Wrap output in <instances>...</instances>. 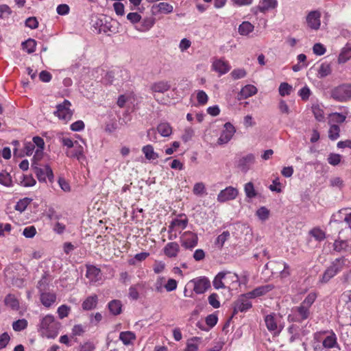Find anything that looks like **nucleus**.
Wrapping results in <instances>:
<instances>
[{"mask_svg":"<svg viewBox=\"0 0 351 351\" xmlns=\"http://www.w3.org/2000/svg\"><path fill=\"white\" fill-rule=\"evenodd\" d=\"M61 327V323L53 315L48 314L40 317L37 329L42 337L54 339L58 336Z\"/></svg>","mask_w":351,"mask_h":351,"instance_id":"1","label":"nucleus"},{"mask_svg":"<svg viewBox=\"0 0 351 351\" xmlns=\"http://www.w3.org/2000/svg\"><path fill=\"white\" fill-rule=\"evenodd\" d=\"M43 155H34L32 160V168L34 169L39 182H46L48 179L50 182L53 181V173L51 168L47 164L40 162Z\"/></svg>","mask_w":351,"mask_h":351,"instance_id":"2","label":"nucleus"},{"mask_svg":"<svg viewBox=\"0 0 351 351\" xmlns=\"http://www.w3.org/2000/svg\"><path fill=\"white\" fill-rule=\"evenodd\" d=\"M210 287V281L206 276H200L191 280L186 285L184 295L192 297L193 291L196 294H202Z\"/></svg>","mask_w":351,"mask_h":351,"instance_id":"3","label":"nucleus"},{"mask_svg":"<svg viewBox=\"0 0 351 351\" xmlns=\"http://www.w3.org/2000/svg\"><path fill=\"white\" fill-rule=\"evenodd\" d=\"M313 340L322 342L323 348L330 350L337 348L340 350L337 336L332 330H320L313 334Z\"/></svg>","mask_w":351,"mask_h":351,"instance_id":"4","label":"nucleus"},{"mask_svg":"<svg viewBox=\"0 0 351 351\" xmlns=\"http://www.w3.org/2000/svg\"><path fill=\"white\" fill-rule=\"evenodd\" d=\"M265 322L267 330L274 335H278L285 327L282 316L274 313L266 315Z\"/></svg>","mask_w":351,"mask_h":351,"instance_id":"5","label":"nucleus"},{"mask_svg":"<svg viewBox=\"0 0 351 351\" xmlns=\"http://www.w3.org/2000/svg\"><path fill=\"white\" fill-rule=\"evenodd\" d=\"M188 224V219L186 215H180L173 219L169 226V239L173 240L178 237V232L180 233L185 229Z\"/></svg>","mask_w":351,"mask_h":351,"instance_id":"6","label":"nucleus"},{"mask_svg":"<svg viewBox=\"0 0 351 351\" xmlns=\"http://www.w3.org/2000/svg\"><path fill=\"white\" fill-rule=\"evenodd\" d=\"M311 309L302 304L292 308L291 313L288 315L289 322L301 323L310 317Z\"/></svg>","mask_w":351,"mask_h":351,"instance_id":"7","label":"nucleus"},{"mask_svg":"<svg viewBox=\"0 0 351 351\" xmlns=\"http://www.w3.org/2000/svg\"><path fill=\"white\" fill-rule=\"evenodd\" d=\"M71 102L67 99H64L62 104H59L56 106V110L53 114L58 117L60 120L67 123L71 119L73 114V110L71 109Z\"/></svg>","mask_w":351,"mask_h":351,"instance_id":"8","label":"nucleus"},{"mask_svg":"<svg viewBox=\"0 0 351 351\" xmlns=\"http://www.w3.org/2000/svg\"><path fill=\"white\" fill-rule=\"evenodd\" d=\"M331 97L336 101L345 102L351 99V85L344 84L332 90Z\"/></svg>","mask_w":351,"mask_h":351,"instance_id":"9","label":"nucleus"},{"mask_svg":"<svg viewBox=\"0 0 351 351\" xmlns=\"http://www.w3.org/2000/svg\"><path fill=\"white\" fill-rule=\"evenodd\" d=\"M343 265L344 261L343 259L337 258L324 271L322 278L320 280L321 282L326 283L328 282L337 273L342 270Z\"/></svg>","mask_w":351,"mask_h":351,"instance_id":"10","label":"nucleus"},{"mask_svg":"<svg viewBox=\"0 0 351 351\" xmlns=\"http://www.w3.org/2000/svg\"><path fill=\"white\" fill-rule=\"evenodd\" d=\"M43 280L38 282V288L40 289V300L42 304L46 308H50L53 306L57 299L56 294L53 292L43 291L42 290Z\"/></svg>","mask_w":351,"mask_h":351,"instance_id":"11","label":"nucleus"},{"mask_svg":"<svg viewBox=\"0 0 351 351\" xmlns=\"http://www.w3.org/2000/svg\"><path fill=\"white\" fill-rule=\"evenodd\" d=\"M180 242L184 248L191 250L197 245L198 237L195 233L186 231L180 237Z\"/></svg>","mask_w":351,"mask_h":351,"instance_id":"12","label":"nucleus"},{"mask_svg":"<svg viewBox=\"0 0 351 351\" xmlns=\"http://www.w3.org/2000/svg\"><path fill=\"white\" fill-rule=\"evenodd\" d=\"M238 195L239 191L237 189L233 186H228L219 193L217 199V202L223 203L236 199Z\"/></svg>","mask_w":351,"mask_h":351,"instance_id":"13","label":"nucleus"},{"mask_svg":"<svg viewBox=\"0 0 351 351\" xmlns=\"http://www.w3.org/2000/svg\"><path fill=\"white\" fill-rule=\"evenodd\" d=\"M255 163L254 155H245L237 161V167L243 172H247Z\"/></svg>","mask_w":351,"mask_h":351,"instance_id":"14","label":"nucleus"},{"mask_svg":"<svg viewBox=\"0 0 351 351\" xmlns=\"http://www.w3.org/2000/svg\"><path fill=\"white\" fill-rule=\"evenodd\" d=\"M223 282L225 289H235L240 285L238 275L230 271H224Z\"/></svg>","mask_w":351,"mask_h":351,"instance_id":"15","label":"nucleus"},{"mask_svg":"<svg viewBox=\"0 0 351 351\" xmlns=\"http://www.w3.org/2000/svg\"><path fill=\"white\" fill-rule=\"evenodd\" d=\"M223 128L224 129L218 139V144L219 145L227 143L235 133L234 127L229 122L226 123Z\"/></svg>","mask_w":351,"mask_h":351,"instance_id":"16","label":"nucleus"},{"mask_svg":"<svg viewBox=\"0 0 351 351\" xmlns=\"http://www.w3.org/2000/svg\"><path fill=\"white\" fill-rule=\"evenodd\" d=\"M86 277L90 283L99 282L102 280V274L100 269L93 265L86 266Z\"/></svg>","mask_w":351,"mask_h":351,"instance_id":"17","label":"nucleus"},{"mask_svg":"<svg viewBox=\"0 0 351 351\" xmlns=\"http://www.w3.org/2000/svg\"><path fill=\"white\" fill-rule=\"evenodd\" d=\"M321 13L317 10L310 12L306 16L308 27L312 29L317 30L321 25Z\"/></svg>","mask_w":351,"mask_h":351,"instance_id":"18","label":"nucleus"},{"mask_svg":"<svg viewBox=\"0 0 351 351\" xmlns=\"http://www.w3.org/2000/svg\"><path fill=\"white\" fill-rule=\"evenodd\" d=\"M250 299L246 296V293L241 295L235 304L234 311L246 312L251 308L252 305Z\"/></svg>","mask_w":351,"mask_h":351,"instance_id":"19","label":"nucleus"},{"mask_svg":"<svg viewBox=\"0 0 351 351\" xmlns=\"http://www.w3.org/2000/svg\"><path fill=\"white\" fill-rule=\"evenodd\" d=\"M119 339L125 346H133L136 339V335L130 330L122 331L119 333Z\"/></svg>","mask_w":351,"mask_h":351,"instance_id":"20","label":"nucleus"},{"mask_svg":"<svg viewBox=\"0 0 351 351\" xmlns=\"http://www.w3.org/2000/svg\"><path fill=\"white\" fill-rule=\"evenodd\" d=\"M273 289V286L271 285H267L264 286L258 287L252 291H250L246 293V296L250 298H256L257 297L262 296L269 291H270Z\"/></svg>","mask_w":351,"mask_h":351,"instance_id":"21","label":"nucleus"},{"mask_svg":"<svg viewBox=\"0 0 351 351\" xmlns=\"http://www.w3.org/2000/svg\"><path fill=\"white\" fill-rule=\"evenodd\" d=\"M164 254L169 258H175L180 252V245L176 242L168 243L163 249Z\"/></svg>","mask_w":351,"mask_h":351,"instance_id":"22","label":"nucleus"},{"mask_svg":"<svg viewBox=\"0 0 351 351\" xmlns=\"http://www.w3.org/2000/svg\"><path fill=\"white\" fill-rule=\"evenodd\" d=\"M150 88L153 93H164L171 88V84L167 81H159L153 83Z\"/></svg>","mask_w":351,"mask_h":351,"instance_id":"23","label":"nucleus"},{"mask_svg":"<svg viewBox=\"0 0 351 351\" xmlns=\"http://www.w3.org/2000/svg\"><path fill=\"white\" fill-rule=\"evenodd\" d=\"M243 190L248 202L258 195V191L255 189L254 184L252 182H247L244 184Z\"/></svg>","mask_w":351,"mask_h":351,"instance_id":"24","label":"nucleus"},{"mask_svg":"<svg viewBox=\"0 0 351 351\" xmlns=\"http://www.w3.org/2000/svg\"><path fill=\"white\" fill-rule=\"evenodd\" d=\"M173 7L169 3L161 2L152 7V10L155 13L169 14L173 12Z\"/></svg>","mask_w":351,"mask_h":351,"instance_id":"25","label":"nucleus"},{"mask_svg":"<svg viewBox=\"0 0 351 351\" xmlns=\"http://www.w3.org/2000/svg\"><path fill=\"white\" fill-rule=\"evenodd\" d=\"M213 67L215 71L221 75L228 73L230 69L229 64L222 60H217L213 62Z\"/></svg>","mask_w":351,"mask_h":351,"instance_id":"26","label":"nucleus"},{"mask_svg":"<svg viewBox=\"0 0 351 351\" xmlns=\"http://www.w3.org/2000/svg\"><path fill=\"white\" fill-rule=\"evenodd\" d=\"M278 5L277 0H261L258 7L261 12H265L269 9H274Z\"/></svg>","mask_w":351,"mask_h":351,"instance_id":"27","label":"nucleus"},{"mask_svg":"<svg viewBox=\"0 0 351 351\" xmlns=\"http://www.w3.org/2000/svg\"><path fill=\"white\" fill-rule=\"evenodd\" d=\"M156 130L164 137H168L172 134V128L167 122H162L158 124Z\"/></svg>","mask_w":351,"mask_h":351,"instance_id":"28","label":"nucleus"},{"mask_svg":"<svg viewBox=\"0 0 351 351\" xmlns=\"http://www.w3.org/2000/svg\"><path fill=\"white\" fill-rule=\"evenodd\" d=\"M257 93V88L251 84L245 86L240 91V95L242 99L248 98Z\"/></svg>","mask_w":351,"mask_h":351,"instance_id":"29","label":"nucleus"},{"mask_svg":"<svg viewBox=\"0 0 351 351\" xmlns=\"http://www.w3.org/2000/svg\"><path fill=\"white\" fill-rule=\"evenodd\" d=\"M127 74V72L125 71L117 69L113 70L108 72L105 76V80L108 83H112L116 80H117V77L116 76H121L122 77L123 74Z\"/></svg>","mask_w":351,"mask_h":351,"instance_id":"30","label":"nucleus"},{"mask_svg":"<svg viewBox=\"0 0 351 351\" xmlns=\"http://www.w3.org/2000/svg\"><path fill=\"white\" fill-rule=\"evenodd\" d=\"M254 26L248 21H243L238 28L239 33L242 36H247L250 33L252 32Z\"/></svg>","mask_w":351,"mask_h":351,"instance_id":"31","label":"nucleus"},{"mask_svg":"<svg viewBox=\"0 0 351 351\" xmlns=\"http://www.w3.org/2000/svg\"><path fill=\"white\" fill-rule=\"evenodd\" d=\"M348 114V110H346L343 113L332 112L329 114V117L330 118V121L335 123H342L346 121Z\"/></svg>","mask_w":351,"mask_h":351,"instance_id":"32","label":"nucleus"},{"mask_svg":"<svg viewBox=\"0 0 351 351\" xmlns=\"http://www.w3.org/2000/svg\"><path fill=\"white\" fill-rule=\"evenodd\" d=\"M97 303V296L93 295L88 297L82 303V308L84 310H91L94 308Z\"/></svg>","mask_w":351,"mask_h":351,"instance_id":"33","label":"nucleus"},{"mask_svg":"<svg viewBox=\"0 0 351 351\" xmlns=\"http://www.w3.org/2000/svg\"><path fill=\"white\" fill-rule=\"evenodd\" d=\"M108 308L110 313L117 315L121 313L122 304L120 300H114L109 302Z\"/></svg>","mask_w":351,"mask_h":351,"instance_id":"34","label":"nucleus"},{"mask_svg":"<svg viewBox=\"0 0 351 351\" xmlns=\"http://www.w3.org/2000/svg\"><path fill=\"white\" fill-rule=\"evenodd\" d=\"M20 184L25 187L33 186L36 184V180L32 175L23 174L19 180Z\"/></svg>","mask_w":351,"mask_h":351,"instance_id":"35","label":"nucleus"},{"mask_svg":"<svg viewBox=\"0 0 351 351\" xmlns=\"http://www.w3.org/2000/svg\"><path fill=\"white\" fill-rule=\"evenodd\" d=\"M351 58V47L346 45L344 47L338 58L339 63H345Z\"/></svg>","mask_w":351,"mask_h":351,"instance_id":"36","label":"nucleus"},{"mask_svg":"<svg viewBox=\"0 0 351 351\" xmlns=\"http://www.w3.org/2000/svg\"><path fill=\"white\" fill-rule=\"evenodd\" d=\"M341 300L344 303V307L349 311L351 317V291H346L341 295Z\"/></svg>","mask_w":351,"mask_h":351,"instance_id":"37","label":"nucleus"},{"mask_svg":"<svg viewBox=\"0 0 351 351\" xmlns=\"http://www.w3.org/2000/svg\"><path fill=\"white\" fill-rule=\"evenodd\" d=\"M317 298V294L315 291H311L307 294L304 300L300 303L302 305L311 309L313 304L315 302Z\"/></svg>","mask_w":351,"mask_h":351,"instance_id":"38","label":"nucleus"},{"mask_svg":"<svg viewBox=\"0 0 351 351\" xmlns=\"http://www.w3.org/2000/svg\"><path fill=\"white\" fill-rule=\"evenodd\" d=\"M199 341L200 338L199 337H193L189 339L184 351H197Z\"/></svg>","mask_w":351,"mask_h":351,"instance_id":"39","label":"nucleus"},{"mask_svg":"<svg viewBox=\"0 0 351 351\" xmlns=\"http://www.w3.org/2000/svg\"><path fill=\"white\" fill-rule=\"evenodd\" d=\"M224 271L219 272L215 277L213 285L215 289H225V283L223 282Z\"/></svg>","mask_w":351,"mask_h":351,"instance_id":"40","label":"nucleus"},{"mask_svg":"<svg viewBox=\"0 0 351 351\" xmlns=\"http://www.w3.org/2000/svg\"><path fill=\"white\" fill-rule=\"evenodd\" d=\"M0 184L7 187L12 186V178L9 173L5 171L0 172Z\"/></svg>","mask_w":351,"mask_h":351,"instance_id":"41","label":"nucleus"},{"mask_svg":"<svg viewBox=\"0 0 351 351\" xmlns=\"http://www.w3.org/2000/svg\"><path fill=\"white\" fill-rule=\"evenodd\" d=\"M32 199L24 197L18 201L15 205V209L21 213L24 211L27 206L32 202Z\"/></svg>","mask_w":351,"mask_h":351,"instance_id":"42","label":"nucleus"},{"mask_svg":"<svg viewBox=\"0 0 351 351\" xmlns=\"http://www.w3.org/2000/svg\"><path fill=\"white\" fill-rule=\"evenodd\" d=\"M143 285L140 283L131 286L129 288V298L133 300H136L139 298L138 289L142 288Z\"/></svg>","mask_w":351,"mask_h":351,"instance_id":"43","label":"nucleus"},{"mask_svg":"<svg viewBox=\"0 0 351 351\" xmlns=\"http://www.w3.org/2000/svg\"><path fill=\"white\" fill-rule=\"evenodd\" d=\"M229 237L230 232L228 231H223L216 239L215 245L219 248H221L223 246L225 242L229 239Z\"/></svg>","mask_w":351,"mask_h":351,"instance_id":"44","label":"nucleus"},{"mask_svg":"<svg viewBox=\"0 0 351 351\" xmlns=\"http://www.w3.org/2000/svg\"><path fill=\"white\" fill-rule=\"evenodd\" d=\"M293 90V87L287 82H282L280 84L278 91L282 97L289 95Z\"/></svg>","mask_w":351,"mask_h":351,"instance_id":"45","label":"nucleus"},{"mask_svg":"<svg viewBox=\"0 0 351 351\" xmlns=\"http://www.w3.org/2000/svg\"><path fill=\"white\" fill-rule=\"evenodd\" d=\"M256 215L260 220L265 221L269 217V210L265 206H261L256 210Z\"/></svg>","mask_w":351,"mask_h":351,"instance_id":"46","label":"nucleus"},{"mask_svg":"<svg viewBox=\"0 0 351 351\" xmlns=\"http://www.w3.org/2000/svg\"><path fill=\"white\" fill-rule=\"evenodd\" d=\"M34 146L36 147L35 154H40L43 152L45 146L44 140L40 136H34L32 139Z\"/></svg>","mask_w":351,"mask_h":351,"instance_id":"47","label":"nucleus"},{"mask_svg":"<svg viewBox=\"0 0 351 351\" xmlns=\"http://www.w3.org/2000/svg\"><path fill=\"white\" fill-rule=\"evenodd\" d=\"M23 49L26 50L28 53H33L36 49V43L33 39H28L22 43Z\"/></svg>","mask_w":351,"mask_h":351,"instance_id":"48","label":"nucleus"},{"mask_svg":"<svg viewBox=\"0 0 351 351\" xmlns=\"http://www.w3.org/2000/svg\"><path fill=\"white\" fill-rule=\"evenodd\" d=\"M340 128L336 124H332L328 130V137L334 141L339 137Z\"/></svg>","mask_w":351,"mask_h":351,"instance_id":"49","label":"nucleus"},{"mask_svg":"<svg viewBox=\"0 0 351 351\" xmlns=\"http://www.w3.org/2000/svg\"><path fill=\"white\" fill-rule=\"evenodd\" d=\"M312 111L315 116V118L317 121H324V110L318 104L312 106Z\"/></svg>","mask_w":351,"mask_h":351,"instance_id":"50","label":"nucleus"},{"mask_svg":"<svg viewBox=\"0 0 351 351\" xmlns=\"http://www.w3.org/2000/svg\"><path fill=\"white\" fill-rule=\"evenodd\" d=\"M310 234L315 240L318 241H323L326 237L325 232L320 228H313L312 230H311Z\"/></svg>","mask_w":351,"mask_h":351,"instance_id":"51","label":"nucleus"},{"mask_svg":"<svg viewBox=\"0 0 351 351\" xmlns=\"http://www.w3.org/2000/svg\"><path fill=\"white\" fill-rule=\"evenodd\" d=\"M71 311V308L65 304H62L58 308L57 313L60 319L66 317Z\"/></svg>","mask_w":351,"mask_h":351,"instance_id":"52","label":"nucleus"},{"mask_svg":"<svg viewBox=\"0 0 351 351\" xmlns=\"http://www.w3.org/2000/svg\"><path fill=\"white\" fill-rule=\"evenodd\" d=\"M208 303L210 306H212L215 308H218L220 307V302L219 300L218 294L213 293H211L208 298Z\"/></svg>","mask_w":351,"mask_h":351,"instance_id":"53","label":"nucleus"},{"mask_svg":"<svg viewBox=\"0 0 351 351\" xmlns=\"http://www.w3.org/2000/svg\"><path fill=\"white\" fill-rule=\"evenodd\" d=\"M27 326V322L25 319H19L14 322L12 324V328L15 331H21Z\"/></svg>","mask_w":351,"mask_h":351,"instance_id":"54","label":"nucleus"},{"mask_svg":"<svg viewBox=\"0 0 351 351\" xmlns=\"http://www.w3.org/2000/svg\"><path fill=\"white\" fill-rule=\"evenodd\" d=\"M165 278L163 276H158L154 284L155 290L159 293L162 292L163 291V289H165Z\"/></svg>","mask_w":351,"mask_h":351,"instance_id":"55","label":"nucleus"},{"mask_svg":"<svg viewBox=\"0 0 351 351\" xmlns=\"http://www.w3.org/2000/svg\"><path fill=\"white\" fill-rule=\"evenodd\" d=\"M5 304L12 308H17L19 306L18 300L12 295H8L5 297Z\"/></svg>","mask_w":351,"mask_h":351,"instance_id":"56","label":"nucleus"},{"mask_svg":"<svg viewBox=\"0 0 351 351\" xmlns=\"http://www.w3.org/2000/svg\"><path fill=\"white\" fill-rule=\"evenodd\" d=\"M205 321L209 328H211L217 324L218 317L215 313L210 314L206 317Z\"/></svg>","mask_w":351,"mask_h":351,"instance_id":"57","label":"nucleus"},{"mask_svg":"<svg viewBox=\"0 0 351 351\" xmlns=\"http://www.w3.org/2000/svg\"><path fill=\"white\" fill-rule=\"evenodd\" d=\"M149 256V253L148 252H141L136 254L133 259L129 261V263L130 265H135L136 261H143L145 260Z\"/></svg>","mask_w":351,"mask_h":351,"instance_id":"58","label":"nucleus"},{"mask_svg":"<svg viewBox=\"0 0 351 351\" xmlns=\"http://www.w3.org/2000/svg\"><path fill=\"white\" fill-rule=\"evenodd\" d=\"M194 135V131L191 128H186L184 129V132L181 136L182 139L184 142H188L191 140Z\"/></svg>","mask_w":351,"mask_h":351,"instance_id":"59","label":"nucleus"},{"mask_svg":"<svg viewBox=\"0 0 351 351\" xmlns=\"http://www.w3.org/2000/svg\"><path fill=\"white\" fill-rule=\"evenodd\" d=\"M331 72L330 66L328 64H322L318 71V73L321 77L328 75Z\"/></svg>","mask_w":351,"mask_h":351,"instance_id":"60","label":"nucleus"},{"mask_svg":"<svg viewBox=\"0 0 351 351\" xmlns=\"http://www.w3.org/2000/svg\"><path fill=\"white\" fill-rule=\"evenodd\" d=\"M231 76L234 80H238L241 78H243L246 75V71L243 69H234L231 73Z\"/></svg>","mask_w":351,"mask_h":351,"instance_id":"61","label":"nucleus"},{"mask_svg":"<svg viewBox=\"0 0 351 351\" xmlns=\"http://www.w3.org/2000/svg\"><path fill=\"white\" fill-rule=\"evenodd\" d=\"M208 99L207 94L204 90H199L197 93V100L199 105H205Z\"/></svg>","mask_w":351,"mask_h":351,"instance_id":"62","label":"nucleus"},{"mask_svg":"<svg viewBox=\"0 0 351 351\" xmlns=\"http://www.w3.org/2000/svg\"><path fill=\"white\" fill-rule=\"evenodd\" d=\"M36 233V228L33 226H27L24 228L23 234L26 238H33Z\"/></svg>","mask_w":351,"mask_h":351,"instance_id":"63","label":"nucleus"},{"mask_svg":"<svg viewBox=\"0 0 351 351\" xmlns=\"http://www.w3.org/2000/svg\"><path fill=\"white\" fill-rule=\"evenodd\" d=\"M177 287L178 282L173 278H170L167 281L165 289L167 291H173L177 289Z\"/></svg>","mask_w":351,"mask_h":351,"instance_id":"64","label":"nucleus"}]
</instances>
